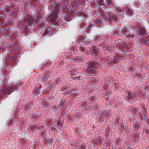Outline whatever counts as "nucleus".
I'll list each match as a JSON object with an SVG mask.
<instances>
[{
  "label": "nucleus",
  "mask_w": 149,
  "mask_h": 149,
  "mask_svg": "<svg viewBox=\"0 0 149 149\" xmlns=\"http://www.w3.org/2000/svg\"><path fill=\"white\" fill-rule=\"evenodd\" d=\"M58 123H59V122L58 121L57 122V123L58 124Z\"/></svg>",
  "instance_id": "nucleus-48"
},
{
  "label": "nucleus",
  "mask_w": 149,
  "mask_h": 149,
  "mask_svg": "<svg viewBox=\"0 0 149 149\" xmlns=\"http://www.w3.org/2000/svg\"><path fill=\"white\" fill-rule=\"evenodd\" d=\"M116 11L117 13H118L119 12L122 13L123 11V9L121 8L118 7H116Z\"/></svg>",
  "instance_id": "nucleus-24"
},
{
  "label": "nucleus",
  "mask_w": 149,
  "mask_h": 149,
  "mask_svg": "<svg viewBox=\"0 0 149 149\" xmlns=\"http://www.w3.org/2000/svg\"><path fill=\"white\" fill-rule=\"evenodd\" d=\"M125 44L124 42H122L118 44H117V47L121 51H123L125 52H127L126 51H125Z\"/></svg>",
  "instance_id": "nucleus-7"
},
{
  "label": "nucleus",
  "mask_w": 149,
  "mask_h": 149,
  "mask_svg": "<svg viewBox=\"0 0 149 149\" xmlns=\"http://www.w3.org/2000/svg\"><path fill=\"white\" fill-rule=\"evenodd\" d=\"M127 30V29L124 27L121 29V33H122V34L123 35V36H126L127 37H129L130 36H129V34L126 32Z\"/></svg>",
  "instance_id": "nucleus-11"
},
{
  "label": "nucleus",
  "mask_w": 149,
  "mask_h": 149,
  "mask_svg": "<svg viewBox=\"0 0 149 149\" xmlns=\"http://www.w3.org/2000/svg\"><path fill=\"white\" fill-rule=\"evenodd\" d=\"M82 41V42H84V40H82V41Z\"/></svg>",
  "instance_id": "nucleus-49"
},
{
  "label": "nucleus",
  "mask_w": 149,
  "mask_h": 149,
  "mask_svg": "<svg viewBox=\"0 0 149 149\" xmlns=\"http://www.w3.org/2000/svg\"><path fill=\"white\" fill-rule=\"evenodd\" d=\"M140 40L146 45H147V42L149 41V40L147 39V38H142Z\"/></svg>",
  "instance_id": "nucleus-17"
},
{
  "label": "nucleus",
  "mask_w": 149,
  "mask_h": 149,
  "mask_svg": "<svg viewBox=\"0 0 149 149\" xmlns=\"http://www.w3.org/2000/svg\"><path fill=\"white\" fill-rule=\"evenodd\" d=\"M31 3L33 5L36 6L40 3L39 0H31Z\"/></svg>",
  "instance_id": "nucleus-18"
},
{
  "label": "nucleus",
  "mask_w": 149,
  "mask_h": 149,
  "mask_svg": "<svg viewBox=\"0 0 149 149\" xmlns=\"http://www.w3.org/2000/svg\"><path fill=\"white\" fill-rule=\"evenodd\" d=\"M80 11H77L75 12L74 13L75 15H76L77 16H79L80 15Z\"/></svg>",
  "instance_id": "nucleus-28"
},
{
  "label": "nucleus",
  "mask_w": 149,
  "mask_h": 149,
  "mask_svg": "<svg viewBox=\"0 0 149 149\" xmlns=\"http://www.w3.org/2000/svg\"><path fill=\"white\" fill-rule=\"evenodd\" d=\"M146 134H149V132H146Z\"/></svg>",
  "instance_id": "nucleus-45"
},
{
  "label": "nucleus",
  "mask_w": 149,
  "mask_h": 149,
  "mask_svg": "<svg viewBox=\"0 0 149 149\" xmlns=\"http://www.w3.org/2000/svg\"><path fill=\"white\" fill-rule=\"evenodd\" d=\"M111 62V61H110L109 62L107 63V64H109V63L110 62Z\"/></svg>",
  "instance_id": "nucleus-44"
},
{
  "label": "nucleus",
  "mask_w": 149,
  "mask_h": 149,
  "mask_svg": "<svg viewBox=\"0 0 149 149\" xmlns=\"http://www.w3.org/2000/svg\"><path fill=\"white\" fill-rule=\"evenodd\" d=\"M42 105L44 107H49V104L47 102L45 101H44L42 103Z\"/></svg>",
  "instance_id": "nucleus-22"
},
{
  "label": "nucleus",
  "mask_w": 149,
  "mask_h": 149,
  "mask_svg": "<svg viewBox=\"0 0 149 149\" xmlns=\"http://www.w3.org/2000/svg\"><path fill=\"white\" fill-rule=\"evenodd\" d=\"M89 27V26H87V28H88V27Z\"/></svg>",
  "instance_id": "nucleus-50"
},
{
  "label": "nucleus",
  "mask_w": 149,
  "mask_h": 149,
  "mask_svg": "<svg viewBox=\"0 0 149 149\" xmlns=\"http://www.w3.org/2000/svg\"><path fill=\"white\" fill-rule=\"evenodd\" d=\"M84 25L85 24H84V23H82L81 25V27L82 28H83L85 26Z\"/></svg>",
  "instance_id": "nucleus-36"
},
{
  "label": "nucleus",
  "mask_w": 149,
  "mask_h": 149,
  "mask_svg": "<svg viewBox=\"0 0 149 149\" xmlns=\"http://www.w3.org/2000/svg\"><path fill=\"white\" fill-rule=\"evenodd\" d=\"M101 149H107V148H102Z\"/></svg>",
  "instance_id": "nucleus-47"
},
{
  "label": "nucleus",
  "mask_w": 149,
  "mask_h": 149,
  "mask_svg": "<svg viewBox=\"0 0 149 149\" xmlns=\"http://www.w3.org/2000/svg\"><path fill=\"white\" fill-rule=\"evenodd\" d=\"M97 63H91L89 65L88 67V70L91 72H93L97 68L96 65L97 64Z\"/></svg>",
  "instance_id": "nucleus-6"
},
{
  "label": "nucleus",
  "mask_w": 149,
  "mask_h": 149,
  "mask_svg": "<svg viewBox=\"0 0 149 149\" xmlns=\"http://www.w3.org/2000/svg\"><path fill=\"white\" fill-rule=\"evenodd\" d=\"M58 18V15L57 13L53 12L49 17L47 18V19H49L51 21L49 22V24H51L52 22L56 20Z\"/></svg>",
  "instance_id": "nucleus-5"
},
{
  "label": "nucleus",
  "mask_w": 149,
  "mask_h": 149,
  "mask_svg": "<svg viewBox=\"0 0 149 149\" xmlns=\"http://www.w3.org/2000/svg\"><path fill=\"white\" fill-rule=\"evenodd\" d=\"M104 14H105V18L106 17V16L107 15V12H106L104 13Z\"/></svg>",
  "instance_id": "nucleus-41"
},
{
  "label": "nucleus",
  "mask_w": 149,
  "mask_h": 149,
  "mask_svg": "<svg viewBox=\"0 0 149 149\" xmlns=\"http://www.w3.org/2000/svg\"><path fill=\"white\" fill-rule=\"evenodd\" d=\"M79 38V39L80 40H81V38Z\"/></svg>",
  "instance_id": "nucleus-46"
},
{
  "label": "nucleus",
  "mask_w": 149,
  "mask_h": 149,
  "mask_svg": "<svg viewBox=\"0 0 149 149\" xmlns=\"http://www.w3.org/2000/svg\"><path fill=\"white\" fill-rule=\"evenodd\" d=\"M125 10L126 13L129 15L132 16L133 15V11L131 8L127 7L125 8Z\"/></svg>",
  "instance_id": "nucleus-13"
},
{
  "label": "nucleus",
  "mask_w": 149,
  "mask_h": 149,
  "mask_svg": "<svg viewBox=\"0 0 149 149\" xmlns=\"http://www.w3.org/2000/svg\"><path fill=\"white\" fill-rule=\"evenodd\" d=\"M143 89H144L145 91H149V86H145V88H143Z\"/></svg>",
  "instance_id": "nucleus-33"
},
{
  "label": "nucleus",
  "mask_w": 149,
  "mask_h": 149,
  "mask_svg": "<svg viewBox=\"0 0 149 149\" xmlns=\"http://www.w3.org/2000/svg\"><path fill=\"white\" fill-rule=\"evenodd\" d=\"M49 86H48L47 87V88H46V91H47V92H48L49 91H48V89L49 88Z\"/></svg>",
  "instance_id": "nucleus-38"
},
{
  "label": "nucleus",
  "mask_w": 149,
  "mask_h": 149,
  "mask_svg": "<svg viewBox=\"0 0 149 149\" xmlns=\"http://www.w3.org/2000/svg\"><path fill=\"white\" fill-rule=\"evenodd\" d=\"M42 13L41 11H38L37 15V17L38 20H40L42 17Z\"/></svg>",
  "instance_id": "nucleus-16"
},
{
  "label": "nucleus",
  "mask_w": 149,
  "mask_h": 149,
  "mask_svg": "<svg viewBox=\"0 0 149 149\" xmlns=\"http://www.w3.org/2000/svg\"><path fill=\"white\" fill-rule=\"evenodd\" d=\"M25 21L27 22L29 25L31 26L34 22L35 18L30 16H28L25 19Z\"/></svg>",
  "instance_id": "nucleus-8"
},
{
  "label": "nucleus",
  "mask_w": 149,
  "mask_h": 149,
  "mask_svg": "<svg viewBox=\"0 0 149 149\" xmlns=\"http://www.w3.org/2000/svg\"><path fill=\"white\" fill-rule=\"evenodd\" d=\"M49 72H45L44 74V80L45 81H47L49 77V76H48V75L49 74Z\"/></svg>",
  "instance_id": "nucleus-15"
},
{
  "label": "nucleus",
  "mask_w": 149,
  "mask_h": 149,
  "mask_svg": "<svg viewBox=\"0 0 149 149\" xmlns=\"http://www.w3.org/2000/svg\"><path fill=\"white\" fill-rule=\"evenodd\" d=\"M81 0H75L74 1V3L75 4H76L77 5H79L81 4Z\"/></svg>",
  "instance_id": "nucleus-23"
},
{
  "label": "nucleus",
  "mask_w": 149,
  "mask_h": 149,
  "mask_svg": "<svg viewBox=\"0 0 149 149\" xmlns=\"http://www.w3.org/2000/svg\"><path fill=\"white\" fill-rule=\"evenodd\" d=\"M128 99H133L136 97V95H135L133 93L129 92L128 93Z\"/></svg>",
  "instance_id": "nucleus-12"
},
{
  "label": "nucleus",
  "mask_w": 149,
  "mask_h": 149,
  "mask_svg": "<svg viewBox=\"0 0 149 149\" xmlns=\"http://www.w3.org/2000/svg\"><path fill=\"white\" fill-rule=\"evenodd\" d=\"M79 49L80 51L81 52H84L86 50L84 47H83L81 46L79 47Z\"/></svg>",
  "instance_id": "nucleus-25"
},
{
  "label": "nucleus",
  "mask_w": 149,
  "mask_h": 149,
  "mask_svg": "<svg viewBox=\"0 0 149 149\" xmlns=\"http://www.w3.org/2000/svg\"><path fill=\"white\" fill-rule=\"evenodd\" d=\"M64 5L65 6H68V1L67 0H64L63 2Z\"/></svg>",
  "instance_id": "nucleus-27"
},
{
  "label": "nucleus",
  "mask_w": 149,
  "mask_h": 149,
  "mask_svg": "<svg viewBox=\"0 0 149 149\" xmlns=\"http://www.w3.org/2000/svg\"><path fill=\"white\" fill-rule=\"evenodd\" d=\"M137 35L139 37L141 36H146V37H148L149 36H148V33L145 29L142 27L140 26L137 29Z\"/></svg>",
  "instance_id": "nucleus-4"
},
{
  "label": "nucleus",
  "mask_w": 149,
  "mask_h": 149,
  "mask_svg": "<svg viewBox=\"0 0 149 149\" xmlns=\"http://www.w3.org/2000/svg\"><path fill=\"white\" fill-rule=\"evenodd\" d=\"M77 6L75 4V5H74L73 6V7L72 8V10H77Z\"/></svg>",
  "instance_id": "nucleus-31"
},
{
  "label": "nucleus",
  "mask_w": 149,
  "mask_h": 149,
  "mask_svg": "<svg viewBox=\"0 0 149 149\" xmlns=\"http://www.w3.org/2000/svg\"><path fill=\"white\" fill-rule=\"evenodd\" d=\"M10 60H13L15 58H16V56H11L10 57Z\"/></svg>",
  "instance_id": "nucleus-35"
},
{
  "label": "nucleus",
  "mask_w": 149,
  "mask_h": 149,
  "mask_svg": "<svg viewBox=\"0 0 149 149\" xmlns=\"http://www.w3.org/2000/svg\"><path fill=\"white\" fill-rule=\"evenodd\" d=\"M120 59L118 58H116L115 56H113V60L111 61V62L114 64L119 62Z\"/></svg>",
  "instance_id": "nucleus-14"
},
{
  "label": "nucleus",
  "mask_w": 149,
  "mask_h": 149,
  "mask_svg": "<svg viewBox=\"0 0 149 149\" xmlns=\"http://www.w3.org/2000/svg\"><path fill=\"white\" fill-rule=\"evenodd\" d=\"M11 34V32L9 33L8 35L6 36V37H9V36Z\"/></svg>",
  "instance_id": "nucleus-40"
},
{
  "label": "nucleus",
  "mask_w": 149,
  "mask_h": 149,
  "mask_svg": "<svg viewBox=\"0 0 149 149\" xmlns=\"http://www.w3.org/2000/svg\"><path fill=\"white\" fill-rule=\"evenodd\" d=\"M95 22L99 24H100L102 23L101 19L100 18H97L95 20Z\"/></svg>",
  "instance_id": "nucleus-19"
},
{
  "label": "nucleus",
  "mask_w": 149,
  "mask_h": 149,
  "mask_svg": "<svg viewBox=\"0 0 149 149\" xmlns=\"http://www.w3.org/2000/svg\"><path fill=\"white\" fill-rule=\"evenodd\" d=\"M71 17L70 15H69L68 14V15L67 16H66V18L67 19L68 18V21H69L70 20H72L71 19Z\"/></svg>",
  "instance_id": "nucleus-30"
},
{
  "label": "nucleus",
  "mask_w": 149,
  "mask_h": 149,
  "mask_svg": "<svg viewBox=\"0 0 149 149\" xmlns=\"http://www.w3.org/2000/svg\"><path fill=\"white\" fill-rule=\"evenodd\" d=\"M107 3L109 5H112L113 6V3L111 0H107Z\"/></svg>",
  "instance_id": "nucleus-26"
},
{
  "label": "nucleus",
  "mask_w": 149,
  "mask_h": 149,
  "mask_svg": "<svg viewBox=\"0 0 149 149\" xmlns=\"http://www.w3.org/2000/svg\"><path fill=\"white\" fill-rule=\"evenodd\" d=\"M22 86V84H20L17 85L16 86L13 85L10 87L4 86L2 88L0 91L3 95L6 94L9 95L11 94L12 92L19 90Z\"/></svg>",
  "instance_id": "nucleus-1"
},
{
  "label": "nucleus",
  "mask_w": 149,
  "mask_h": 149,
  "mask_svg": "<svg viewBox=\"0 0 149 149\" xmlns=\"http://www.w3.org/2000/svg\"><path fill=\"white\" fill-rule=\"evenodd\" d=\"M108 19L109 21L111 22L113 21L116 22L118 21V17L115 15H113L108 16Z\"/></svg>",
  "instance_id": "nucleus-9"
},
{
  "label": "nucleus",
  "mask_w": 149,
  "mask_h": 149,
  "mask_svg": "<svg viewBox=\"0 0 149 149\" xmlns=\"http://www.w3.org/2000/svg\"><path fill=\"white\" fill-rule=\"evenodd\" d=\"M100 14L101 16L102 17V19L105 20L104 19H105V14H104L102 13H100Z\"/></svg>",
  "instance_id": "nucleus-29"
},
{
  "label": "nucleus",
  "mask_w": 149,
  "mask_h": 149,
  "mask_svg": "<svg viewBox=\"0 0 149 149\" xmlns=\"http://www.w3.org/2000/svg\"><path fill=\"white\" fill-rule=\"evenodd\" d=\"M39 113V112L38 111H36L35 113L32 115L31 116V118L32 119H34L38 115Z\"/></svg>",
  "instance_id": "nucleus-20"
},
{
  "label": "nucleus",
  "mask_w": 149,
  "mask_h": 149,
  "mask_svg": "<svg viewBox=\"0 0 149 149\" xmlns=\"http://www.w3.org/2000/svg\"><path fill=\"white\" fill-rule=\"evenodd\" d=\"M30 128L31 130H33L35 128V127L33 126H32Z\"/></svg>",
  "instance_id": "nucleus-39"
},
{
  "label": "nucleus",
  "mask_w": 149,
  "mask_h": 149,
  "mask_svg": "<svg viewBox=\"0 0 149 149\" xmlns=\"http://www.w3.org/2000/svg\"><path fill=\"white\" fill-rule=\"evenodd\" d=\"M121 14H119V17H120L121 16Z\"/></svg>",
  "instance_id": "nucleus-43"
},
{
  "label": "nucleus",
  "mask_w": 149,
  "mask_h": 149,
  "mask_svg": "<svg viewBox=\"0 0 149 149\" xmlns=\"http://www.w3.org/2000/svg\"><path fill=\"white\" fill-rule=\"evenodd\" d=\"M104 139V137L101 136H98L97 138L92 139L91 141V145L94 148H96L101 143H102Z\"/></svg>",
  "instance_id": "nucleus-3"
},
{
  "label": "nucleus",
  "mask_w": 149,
  "mask_h": 149,
  "mask_svg": "<svg viewBox=\"0 0 149 149\" xmlns=\"http://www.w3.org/2000/svg\"><path fill=\"white\" fill-rule=\"evenodd\" d=\"M119 36V34L118 32L116 31L113 33L111 36L113 37H118Z\"/></svg>",
  "instance_id": "nucleus-21"
},
{
  "label": "nucleus",
  "mask_w": 149,
  "mask_h": 149,
  "mask_svg": "<svg viewBox=\"0 0 149 149\" xmlns=\"http://www.w3.org/2000/svg\"><path fill=\"white\" fill-rule=\"evenodd\" d=\"M36 26L37 27L35 28V29H39L40 28H42V27H43V28H45L44 27L45 26V24L43 23L42 22H39L38 23H36L34 24V26L35 27V26ZM45 31L44 33V34L46 36L47 35H48L50 34V33H51V34H50V36L52 34V33L51 32L49 31V29H48L47 28H45Z\"/></svg>",
  "instance_id": "nucleus-2"
},
{
  "label": "nucleus",
  "mask_w": 149,
  "mask_h": 149,
  "mask_svg": "<svg viewBox=\"0 0 149 149\" xmlns=\"http://www.w3.org/2000/svg\"><path fill=\"white\" fill-rule=\"evenodd\" d=\"M103 113L104 115L105 116H107L108 115V112H107L106 111H104L103 112Z\"/></svg>",
  "instance_id": "nucleus-34"
},
{
  "label": "nucleus",
  "mask_w": 149,
  "mask_h": 149,
  "mask_svg": "<svg viewBox=\"0 0 149 149\" xmlns=\"http://www.w3.org/2000/svg\"><path fill=\"white\" fill-rule=\"evenodd\" d=\"M74 132H78L77 131H76L74 129Z\"/></svg>",
  "instance_id": "nucleus-42"
},
{
  "label": "nucleus",
  "mask_w": 149,
  "mask_h": 149,
  "mask_svg": "<svg viewBox=\"0 0 149 149\" xmlns=\"http://www.w3.org/2000/svg\"><path fill=\"white\" fill-rule=\"evenodd\" d=\"M61 23L58 21H54L51 23V27H53L54 28H56L57 27L59 26Z\"/></svg>",
  "instance_id": "nucleus-10"
},
{
  "label": "nucleus",
  "mask_w": 149,
  "mask_h": 149,
  "mask_svg": "<svg viewBox=\"0 0 149 149\" xmlns=\"http://www.w3.org/2000/svg\"><path fill=\"white\" fill-rule=\"evenodd\" d=\"M22 29L24 30H26L28 29V27L27 26H25V25H23L22 27Z\"/></svg>",
  "instance_id": "nucleus-32"
},
{
  "label": "nucleus",
  "mask_w": 149,
  "mask_h": 149,
  "mask_svg": "<svg viewBox=\"0 0 149 149\" xmlns=\"http://www.w3.org/2000/svg\"><path fill=\"white\" fill-rule=\"evenodd\" d=\"M16 47L17 48L15 49V50H18L19 49V46L18 45H17V46Z\"/></svg>",
  "instance_id": "nucleus-37"
}]
</instances>
